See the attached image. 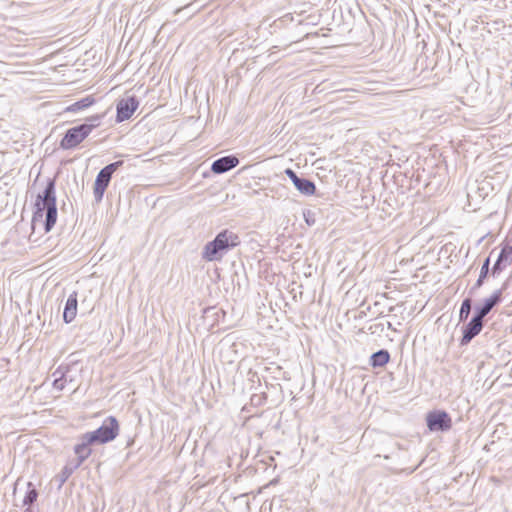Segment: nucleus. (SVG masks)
Returning <instances> with one entry per match:
<instances>
[{"mask_svg": "<svg viewBox=\"0 0 512 512\" xmlns=\"http://www.w3.org/2000/svg\"><path fill=\"white\" fill-rule=\"evenodd\" d=\"M57 221L55 179H48L44 190L37 195L35 211L32 217V226L43 223L44 231L50 232Z\"/></svg>", "mask_w": 512, "mask_h": 512, "instance_id": "f257e3e1", "label": "nucleus"}, {"mask_svg": "<svg viewBox=\"0 0 512 512\" xmlns=\"http://www.w3.org/2000/svg\"><path fill=\"white\" fill-rule=\"evenodd\" d=\"M240 244V237L231 230L225 229L206 243L202 251V259L208 262L220 260L228 250Z\"/></svg>", "mask_w": 512, "mask_h": 512, "instance_id": "f03ea898", "label": "nucleus"}, {"mask_svg": "<svg viewBox=\"0 0 512 512\" xmlns=\"http://www.w3.org/2000/svg\"><path fill=\"white\" fill-rule=\"evenodd\" d=\"M119 429V422L116 417L108 416L99 428L87 432V434L96 444H106L118 436Z\"/></svg>", "mask_w": 512, "mask_h": 512, "instance_id": "7ed1b4c3", "label": "nucleus"}, {"mask_svg": "<svg viewBox=\"0 0 512 512\" xmlns=\"http://www.w3.org/2000/svg\"><path fill=\"white\" fill-rule=\"evenodd\" d=\"M124 161L119 160L113 163L106 165L102 168L95 179L94 182V197L97 202H100L103 199V195L111 181L113 174L123 166Z\"/></svg>", "mask_w": 512, "mask_h": 512, "instance_id": "20e7f679", "label": "nucleus"}, {"mask_svg": "<svg viewBox=\"0 0 512 512\" xmlns=\"http://www.w3.org/2000/svg\"><path fill=\"white\" fill-rule=\"evenodd\" d=\"M89 135L88 127H84L83 124L69 128L60 141V148L64 150L74 149Z\"/></svg>", "mask_w": 512, "mask_h": 512, "instance_id": "39448f33", "label": "nucleus"}, {"mask_svg": "<svg viewBox=\"0 0 512 512\" xmlns=\"http://www.w3.org/2000/svg\"><path fill=\"white\" fill-rule=\"evenodd\" d=\"M427 427L430 431H447L452 426L450 415L443 410L431 411L426 416Z\"/></svg>", "mask_w": 512, "mask_h": 512, "instance_id": "423d86ee", "label": "nucleus"}, {"mask_svg": "<svg viewBox=\"0 0 512 512\" xmlns=\"http://www.w3.org/2000/svg\"><path fill=\"white\" fill-rule=\"evenodd\" d=\"M139 106L136 96L121 99L116 105V122L121 123L128 120Z\"/></svg>", "mask_w": 512, "mask_h": 512, "instance_id": "0eeeda50", "label": "nucleus"}, {"mask_svg": "<svg viewBox=\"0 0 512 512\" xmlns=\"http://www.w3.org/2000/svg\"><path fill=\"white\" fill-rule=\"evenodd\" d=\"M285 174L292 181L295 188L303 195L310 196L315 193L316 186L313 181L308 178L300 177L291 168L285 170Z\"/></svg>", "mask_w": 512, "mask_h": 512, "instance_id": "6e6552de", "label": "nucleus"}, {"mask_svg": "<svg viewBox=\"0 0 512 512\" xmlns=\"http://www.w3.org/2000/svg\"><path fill=\"white\" fill-rule=\"evenodd\" d=\"M96 444L90 439L87 433L79 437V443L74 446V453L77 456L75 467H80L82 463L92 454L91 446Z\"/></svg>", "mask_w": 512, "mask_h": 512, "instance_id": "1a4fd4ad", "label": "nucleus"}, {"mask_svg": "<svg viewBox=\"0 0 512 512\" xmlns=\"http://www.w3.org/2000/svg\"><path fill=\"white\" fill-rule=\"evenodd\" d=\"M512 263V246L505 245L502 247L496 262L491 268V275L493 277L498 276L504 269H506Z\"/></svg>", "mask_w": 512, "mask_h": 512, "instance_id": "9d476101", "label": "nucleus"}, {"mask_svg": "<svg viewBox=\"0 0 512 512\" xmlns=\"http://www.w3.org/2000/svg\"><path fill=\"white\" fill-rule=\"evenodd\" d=\"M239 159L235 155L223 156L216 159L211 165V171L215 174H223L235 168Z\"/></svg>", "mask_w": 512, "mask_h": 512, "instance_id": "9b49d317", "label": "nucleus"}, {"mask_svg": "<svg viewBox=\"0 0 512 512\" xmlns=\"http://www.w3.org/2000/svg\"><path fill=\"white\" fill-rule=\"evenodd\" d=\"M484 323L472 319L463 326V335L460 339V345L465 346L471 342L483 329Z\"/></svg>", "mask_w": 512, "mask_h": 512, "instance_id": "f8f14e48", "label": "nucleus"}, {"mask_svg": "<svg viewBox=\"0 0 512 512\" xmlns=\"http://www.w3.org/2000/svg\"><path fill=\"white\" fill-rule=\"evenodd\" d=\"M77 293H71L65 303L63 311V320L65 323H71L77 315Z\"/></svg>", "mask_w": 512, "mask_h": 512, "instance_id": "ddd939ff", "label": "nucleus"}, {"mask_svg": "<svg viewBox=\"0 0 512 512\" xmlns=\"http://www.w3.org/2000/svg\"><path fill=\"white\" fill-rule=\"evenodd\" d=\"M390 353L387 349H380L374 352L369 358V365L373 369L383 368L390 361Z\"/></svg>", "mask_w": 512, "mask_h": 512, "instance_id": "4468645a", "label": "nucleus"}, {"mask_svg": "<svg viewBox=\"0 0 512 512\" xmlns=\"http://www.w3.org/2000/svg\"><path fill=\"white\" fill-rule=\"evenodd\" d=\"M503 290H504V288H500V289L495 290L490 295V297L484 299L483 303L480 304L479 306H481V308L483 310H485L488 313H490L494 309V307H496L497 305H499L501 303Z\"/></svg>", "mask_w": 512, "mask_h": 512, "instance_id": "2eb2a0df", "label": "nucleus"}, {"mask_svg": "<svg viewBox=\"0 0 512 512\" xmlns=\"http://www.w3.org/2000/svg\"><path fill=\"white\" fill-rule=\"evenodd\" d=\"M95 98L91 95L86 96L65 108V112L76 113L85 110L95 103Z\"/></svg>", "mask_w": 512, "mask_h": 512, "instance_id": "dca6fc26", "label": "nucleus"}, {"mask_svg": "<svg viewBox=\"0 0 512 512\" xmlns=\"http://www.w3.org/2000/svg\"><path fill=\"white\" fill-rule=\"evenodd\" d=\"M472 308V299L470 297L465 298L460 307L459 311V321H466L471 313Z\"/></svg>", "mask_w": 512, "mask_h": 512, "instance_id": "f3484780", "label": "nucleus"}, {"mask_svg": "<svg viewBox=\"0 0 512 512\" xmlns=\"http://www.w3.org/2000/svg\"><path fill=\"white\" fill-rule=\"evenodd\" d=\"M27 488L28 489L23 499V505L30 506L37 500L38 491L31 482H28Z\"/></svg>", "mask_w": 512, "mask_h": 512, "instance_id": "a211bd4d", "label": "nucleus"}, {"mask_svg": "<svg viewBox=\"0 0 512 512\" xmlns=\"http://www.w3.org/2000/svg\"><path fill=\"white\" fill-rule=\"evenodd\" d=\"M104 116H105V113L96 114V115L88 117L86 119V122L82 123L84 127H88L89 134L93 131V129H95L101 125V121L104 118Z\"/></svg>", "mask_w": 512, "mask_h": 512, "instance_id": "6ab92c4d", "label": "nucleus"}, {"mask_svg": "<svg viewBox=\"0 0 512 512\" xmlns=\"http://www.w3.org/2000/svg\"><path fill=\"white\" fill-rule=\"evenodd\" d=\"M77 468L78 467H75V463L73 465L68 464L64 466V468L62 469L61 473L58 476L60 485L64 484Z\"/></svg>", "mask_w": 512, "mask_h": 512, "instance_id": "aec40b11", "label": "nucleus"}, {"mask_svg": "<svg viewBox=\"0 0 512 512\" xmlns=\"http://www.w3.org/2000/svg\"><path fill=\"white\" fill-rule=\"evenodd\" d=\"M489 313L485 310H483L481 308V306L479 305H476L475 308H474V315L472 317V319H475L481 323H484V318L488 315Z\"/></svg>", "mask_w": 512, "mask_h": 512, "instance_id": "412c9836", "label": "nucleus"}, {"mask_svg": "<svg viewBox=\"0 0 512 512\" xmlns=\"http://www.w3.org/2000/svg\"><path fill=\"white\" fill-rule=\"evenodd\" d=\"M486 278H487L486 276H483V275L479 274L478 279L476 280V282L474 283V285L470 289V294H473L478 289H480L483 286Z\"/></svg>", "mask_w": 512, "mask_h": 512, "instance_id": "4be33fe9", "label": "nucleus"}, {"mask_svg": "<svg viewBox=\"0 0 512 512\" xmlns=\"http://www.w3.org/2000/svg\"><path fill=\"white\" fill-rule=\"evenodd\" d=\"M303 217L308 226H313L315 224L314 213L310 210H306L303 212Z\"/></svg>", "mask_w": 512, "mask_h": 512, "instance_id": "5701e85b", "label": "nucleus"}, {"mask_svg": "<svg viewBox=\"0 0 512 512\" xmlns=\"http://www.w3.org/2000/svg\"><path fill=\"white\" fill-rule=\"evenodd\" d=\"M490 272H491V270H490V256H489L482 263V266L480 269V274L487 277Z\"/></svg>", "mask_w": 512, "mask_h": 512, "instance_id": "b1692460", "label": "nucleus"}, {"mask_svg": "<svg viewBox=\"0 0 512 512\" xmlns=\"http://www.w3.org/2000/svg\"><path fill=\"white\" fill-rule=\"evenodd\" d=\"M64 373H61L59 377H56L53 381V387L59 391L64 389Z\"/></svg>", "mask_w": 512, "mask_h": 512, "instance_id": "393cba45", "label": "nucleus"}, {"mask_svg": "<svg viewBox=\"0 0 512 512\" xmlns=\"http://www.w3.org/2000/svg\"><path fill=\"white\" fill-rule=\"evenodd\" d=\"M67 370H68V368H67V367H66V368H64V369H63L62 367H59V368H58V369H56V371L53 373V376H55V378H56V377H59V376L61 375V373H64V374H65V373L67 372Z\"/></svg>", "mask_w": 512, "mask_h": 512, "instance_id": "a878e982", "label": "nucleus"}, {"mask_svg": "<svg viewBox=\"0 0 512 512\" xmlns=\"http://www.w3.org/2000/svg\"><path fill=\"white\" fill-rule=\"evenodd\" d=\"M67 370H68V368H67V367H66V368H64V369H63L62 367H59V368H58V369H56V371L53 373V376H55V378H56V377H59V376L61 375V373H64V374H65V373L67 372Z\"/></svg>", "mask_w": 512, "mask_h": 512, "instance_id": "bb28decb", "label": "nucleus"}, {"mask_svg": "<svg viewBox=\"0 0 512 512\" xmlns=\"http://www.w3.org/2000/svg\"><path fill=\"white\" fill-rule=\"evenodd\" d=\"M387 327H388V329H390V330H394V328L392 327V324H391L390 322H387Z\"/></svg>", "mask_w": 512, "mask_h": 512, "instance_id": "cd10ccee", "label": "nucleus"}]
</instances>
